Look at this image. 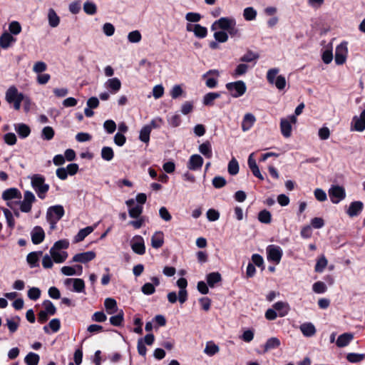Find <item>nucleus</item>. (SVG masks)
Here are the masks:
<instances>
[{
  "label": "nucleus",
  "mask_w": 365,
  "mask_h": 365,
  "mask_svg": "<svg viewBox=\"0 0 365 365\" xmlns=\"http://www.w3.org/2000/svg\"><path fill=\"white\" fill-rule=\"evenodd\" d=\"M280 129L282 134L285 138H289L292 134V125L287 119H282L280 122Z\"/></svg>",
  "instance_id": "473e14b6"
},
{
  "label": "nucleus",
  "mask_w": 365,
  "mask_h": 365,
  "mask_svg": "<svg viewBox=\"0 0 365 365\" xmlns=\"http://www.w3.org/2000/svg\"><path fill=\"white\" fill-rule=\"evenodd\" d=\"M225 88L230 92L231 96L235 98L242 96L247 91L246 84L242 81L227 83Z\"/></svg>",
  "instance_id": "7ed1b4c3"
},
{
  "label": "nucleus",
  "mask_w": 365,
  "mask_h": 365,
  "mask_svg": "<svg viewBox=\"0 0 365 365\" xmlns=\"http://www.w3.org/2000/svg\"><path fill=\"white\" fill-rule=\"evenodd\" d=\"M235 19L231 17H221L218 20L215 21L211 26V29L215 31L217 29H222V31H227L232 25L235 24Z\"/></svg>",
  "instance_id": "6e6552de"
},
{
  "label": "nucleus",
  "mask_w": 365,
  "mask_h": 365,
  "mask_svg": "<svg viewBox=\"0 0 365 365\" xmlns=\"http://www.w3.org/2000/svg\"><path fill=\"white\" fill-rule=\"evenodd\" d=\"M164 244V235L161 231L155 232L151 237V245L155 249L160 248Z\"/></svg>",
  "instance_id": "4be33fe9"
},
{
  "label": "nucleus",
  "mask_w": 365,
  "mask_h": 365,
  "mask_svg": "<svg viewBox=\"0 0 365 365\" xmlns=\"http://www.w3.org/2000/svg\"><path fill=\"white\" fill-rule=\"evenodd\" d=\"M327 264H328V261H327V258L325 257L324 255H322L317 259V263L314 267V271L316 272H319V273L322 272L324 271V269L326 268V267L327 266Z\"/></svg>",
  "instance_id": "c03bdc74"
},
{
  "label": "nucleus",
  "mask_w": 365,
  "mask_h": 365,
  "mask_svg": "<svg viewBox=\"0 0 365 365\" xmlns=\"http://www.w3.org/2000/svg\"><path fill=\"white\" fill-rule=\"evenodd\" d=\"M31 186L39 198L43 200L49 190V185L45 183L44 176L40 174L34 175L31 178Z\"/></svg>",
  "instance_id": "f03ea898"
},
{
  "label": "nucleus",
  "mask_w": 365,
  "mask_h": 365,
  "mask_svg": "<svg viewBox=\"0 0 365 365\" xmlns=\"http://www.w3.org/2000/svg\"><path fill=\"white\" fill-rule=\"evenodd\" d=\"M43 306L45 308V312L49 316H53L56 313V308L54 304L48 299L43 302Z\"/></svg>",
  "instance_id": "8fccbe9b"
},
{
  "label": "nucleus",
  "mask_w": 365,
  "mask_h": 365,
  "mask_svg": "<svg viewBox=\"0 0 365 365\" xmlns=\"http://www.w3.org/2000/svg\"><path fill=\"white\" fill-rule=\"evenodd\" d=\"M15 130L21 138H26L31 133V129L29 126L25 123L16 124Z\"/></svg>",
  "instance_id": "a878e982"
},
{
  "label": "nucleus",
  "mask_w": 365,
  "mask_h": 365,
  "mask_svg": "<svg viewBox=\"0 0 365 365\" xmlns=\"http://www.w3.org/2000/svg\"><path fill=\"white\" fill-rule=\"evenodd\" d=\"M364 209V203L361 201H354L351 202L346 212L351 217H356L360 215Z\"/></svg>",
  "instance_id": "f3484780"
},
{
  "label": "nucleus",
  "mask_w": 365,
  "mask_h": 365,
  "mask_svg": "<svg viewBox=\"0 0 365 365\" xmlns=\"http://www.w3.org/2000/svg\"><path fill=\"white\" fill-rule=\"evenodd\" d=\"M347 48L342 44L337 46L335 51L334 61L336 65H342L346 61Z\"/></svg>",
  "instance_id": "4468645a"
},
{
  "label": "nucleus",
  "mask_w": 365,
  "mask_h": 365,
  "mask_svg": "<svg viewBox=\"0 0 365 365\" xmlns=\"http://www.w3.org/2000/svg\"><path fill=\"white\" fill-rule=\"evenodd\" d=\"M54 130L50 126H46L43 128L41 136L43 139L46 140H51L54 136Z\"/></svg>",
  "instance_id": "052dcab7"
},
{
  "label": "nucleus",
  "mask_w": 365,
  "mask_h": 365,
  "mask_svg": "<svg viewBox=\"0 0 365 365\" xmlns=\"http://www.w3.org/2000/svg\"><path fill=\"white\" fill-rule=\"evenodd\" d=\"M43 255L42 251L31 252L26 257V261L31 268L39 267V257Z\"/></svg>",
  "instance_id": "a211bd4d"
},
{
  "label": "nucleus",
  "mask_w": 365,
  "mask_h": 365,
  "mask_svg": "<svg viewBox=\"0 0 365 365\" xmlns=\"http://www.w3.org/2000/svg\"><path fill=\"white\" fill-rule=\"evenodd\" d=\"M31 241L34 245L41 243L45 238V232L40 226H36L31 232Z\"/></svg>",
  "instance_id": "2eb2a0df"
},
{
  "label": "nucleus",
  "mask_w": 365,
  "mask_h": 365,
  "mask_svg": "<svg viewBox=\"0 0 365 365\" xmlns=\"http://www.w3.org/2000/svg\"><path fill=\"white\" fill-rule=\"evenodd\" d=\"M212 182L214 187L220 189L226 185L227 181L225 178L222 176H216L212 179Z\"/></svg>",
  "instance_id": "680f3d73"
},
{
  "label": "nucleus",
  "mask_w": 365,
  "mask_h": 365,
  "mask_svg": "<svg viewBox=\"0 0 365 365\" xmlns=\"http://www.w3.org/2000/svg\"><path fill=\"white\" fill-rule=\"evenodd\" d=\"M312 289L317 294H323L327 292V287L324 282L318 281L314 283Z\"/></svg>",
  "instance_id": "5fc2aeb1"
},
{
  "label": "nucleus",
  "mask_w": 365,
  "mask_h": 365,
  "mask_svg": "<svg viewBox=\"0 0 365 365\" xmlns=\"http://www.w3.org/2000/svg\"><path fill=\"white\" fill-rule=\"evenodd\" d=\"M280 346V341L277 337H272L267 339L264 346V351H267L270 349H277Z\"/></svg>",
  "instance_id": "e433bc0d"
},
{
  "label": "nucleus",
  "mask_w": 365,
  "mask_h": 365,
  "mask_svg": "<svg viewBox=\"0 0 365 365\" xmlns=\"http://www.w3.org/2000/svg\"><path fill=\"white\" fill-rule=\"evenodd\" d=\"M150 133H151V126H150V125L143 126L140 131L139 139L145 143H148V142L150 141Z\"/></svg>",
  "instance_id": "c9c22d12"
},
{
  "label": "nucleus",
  "mask_w": 365,
  "mask_h": 365,
  "mask_svg": "<svg viewBox=\"0 0 365 365\" xmlns=\"http://www.w3.org/2000/svg\"><path fill=\"white\" fill-rule=\"evenodd\" d=\"M3 212L6 220L7 225L10 230L12 231L15 227V220L14 216L11 212L7 208H3Z\"/></svg>",
  "instance_id": "37998d69"
},
{
  "label": "nucleus",
  "mask_w": 365,
  "mask_h": 365,
  "mask_svg": "<svg viewBox=\"0 0 365 365\" xmlns=\"http://www.w3.org/2000/svg\"><path fill=\"white\" fill-rule=\"evenodd\" d=\"M48 19L50 26L53 28L58 26L60 23V18L53 9H49L48 13Z\"/></svg>",
  "instance_id": "f704fd0d"
},
{
  "label": "nucleus",
  "mask_w": 365,
  "mask_h": 365,
  "mask_svg": "<svg viewBox=\"0 0 365 365\" xmlns=\"http://www.w3.org/2000/svg\"><path fill=\"white\" fill-rule=\"evenodd\" d=\"M133 251L140 255L145 253V246L143 237L136 235L134 237V241L131 244Z\"/></svg>",
  "instance_id": "ddd939ff"
},
{
  "label": "nucleus",
  "mask_w": 365,
  "mask_h": 365,
  "mask_svg": "<svg viewBox=\"0 0 365 365\" xmlns=\"http://www.w3.org/2000/svg\"><path fill=\"white\" fill-rule=\"evenodd\" d=\"M219 347L217 345L212 342H208L205 349V353L209 356H213L219 351Z\"/></svg>",
  "instance_id": "4d7b16f0"
},
{
  "label": "nucleus",
  "mask_w": 365,
  "mask_h": 365,
  "mask_svg": "<svg viewBox=\"0 0 365 365\" xmlns=\"http://www.w3.org/2000/svg\"><path fill=\"white\" fill-rule=\"evenodd\" d=\"M41 297V290L38 287L30 288L28 291V297L33 300L36 301Z\"/></svg>",
  "instance_id": "e2e57ef3"
},
{
  "label": "nucleus",
  "mask_w": 365,
  "mask_h": 365,
  "mask_svg": "<svg viewBox=\"0 0 365 365\" xmlns=\"http://www.w3.org/2000/svg\"><path fill=\"white\" fill-rule=\"evenodd\" d=\"M247 70L248 66L247 64L240 63L236 67L234 73L232 75L233 77L237 78L238 76L245 75L247 73Z\"/></svg>",
  "instance_id": "6e6d98bb"
},
{
  "label": "nucleus",
  "mask_w": 365,
  "mask_h": 365,
  "mask_svg": "<svg viewBox=\"0 0 365 365\" xmlns=\"http://www.w3.org/2000/svg\"><path fill=\"white\" fill-rule=\"evenodd\" d=\"M243 16L246 21L255 20L257 16V11L253 7H247L244 9Z\"/></svg>",
  "instance_id": "09e8293b"
},
{
  "label": "nucleus",
  "mask_w": 365,
  "mask_h": 365,
  "mask_svg": "<svg viewBox=\"0 0 365 365\" xmlns=\"http://www.w3.org/2000/svg\"><path fill=\"white\" fill-rule=\"evenodd\" d=\"M351 130L362 132L365 130V109L360 113V116L354 115L351 124Z\"/></svg>",
  "instance_id": "1a4fd4ad"
},
{
  "label": "nucleus",
  "mask_w": 365,
  "mask_h": 365,
  "mask_svg": "<svg viewBox=\"0 0 365 365\" xmlns=\"http://www.w3.org/2000/svg\"><path fill=\"white\" fill-rule=\"evenodd\" d=\"M206 280L208 286L214 288L217 283L222 280V275L218 272H212L206 275Z\"/></svg>",
  "instance_id": "aec40b11"
},
{
  "label": "nucleus",
  "mask_w": 365,
  "mask_h": 365,
  "mask_svg": "<svg viewBox=\"0 0 365 365\" xmlns=\"http://www.w3.org/2000/svg\"><path fill=\"white\" fill-rule=\"evenodd\" d=\"M193 33L196 37L203 38L207 35V29L200 24H194Z\"/></svg>",
  "instance_id": "79ce46f5"
},
{
  "label": "nucleus",
  "mask_w": 365,
  "mask_h": 365,
  "mask_svg": "<svg viewBox=\"0 0 365 365\" xmlns=\"http://www.w3.org/2000/svg\"><path fill=\"white\" fill-rule=\"evenodd\" d=\"M353 339L354 334L352 333H344L339 336L336 344L338 347H344L349 345Z\"/></svg>",
  "instance_id": "5701e85b"
},
{
  "label": "nucleus",
  "mask_w": 365,
  "mask_h": 365,
  "mask_svg": "<svg viewBox=\"0 0 365 365\" xmlns=\"http://www.w3.org/2000/svg\"><path fill=\"white\" fill-rule=\"evenodd\" d=\"M177 286L180 288L178 292V300L180 304H184L187 300V292L186 287L187 281L185 278L181 277L177 281Z\"/></svg>",
  "instance_id": "9b49d317"
},
{
  "label": "nucleus",
  "mask_w": 365,
  "mask_h": 365,
  "mask_svg": "<svg viewBox=\"0 0 365 365\" xmlns=\"http://www.w3.org/2000/svg\"><path fill=\"white\" fill-rule=\"evenodd\" d=\"M279 71V68H277L269 69L267 73V79L269 83H271V84L274 83L275 86L279 90H283L286 86V79L282 75L278 76L276 78Z\"/></svg>",
  "instance_id": "20e7f679"
},
{
  "label": "nucleus",
  "mask_w": 365,
  "mask_h": 365,
  "mask_svg": "<svg viewBox=\"0 0 365 365\" xmlns=\"http://www.w3.org/2000/svg\"><path fill=\"white\" fill-rule=\"evenodd\" d=\"M15 41L16 38L7 32L3 33L0 36V46L2 48H8L11 43Z\"/></svg>",
  "instance_id": "bb28decb"
},
{
  "label": "nucleus",
  "mask_w": 365,
  "mask_h": 365,
  "mask_svg": "<svg viewBox=\"0 0 365 365\" xmlns=\"http://www.w3.org/2000/svg\"><path fill=\"white\" fill-rule=\"evenodd\" d=\"M64 214L65 210L62 205H53L48 207L46 212V218L51 225H55L63 217Z\"/></svg>",
  "instance_id": "39448f33"
},
{
  "label": "nucleus",
  "mask_w": 365,
  "mask_h": 365,
  "mask_svg": "<svg viewBox=\"0 0 365 365\" xmlns=\"http://www.w3.org/2000/svg\"><path fill=\"white\" fill-rule=\"evenodd\" d=\"M104 306L108 314H113L117 310V302L113 298H106L104 301Z\"/></svg>",
  "instance_id": "58836bf2"
},
{
  "label": "nucleus",
  "mask_w": 365,
  "mask_h": 365,
  "mask_svg": "<svg viewBox=\"0 0 365 365\" xmlns=\"http://www.w3.org/2000/svg\"><path fill=\"white\" fill-rule=\"evenodd\" d=\"M300 330L307 337L312 336L316 333V328L311 322H306L300 326Z\"/></svg>",
  "instance_id": "393cba45"
},
{
  "label": "nucleus",
  "mask_w": 365,
  "mask_h": 365,
  "mask_svg": "<svg viewBox=\"0 0 365 365\" xmlns=\"http://www.w3.org/2000/svg\"><path fill=\"white\" fill-rule=\"evenodd\" d=\"M199 150L206 158L210 159L212 157L211 143L207 140L199 146Z\"/></svg>",
  "instance_id": "2f4dec72"
},
{
  "label": "nucleus",
  "mask_w": 365,
  "mask_h": 365,
  "mask_svg": "<svg viewBox=\"0 0 365 365\" xmlns=\"http://www.w3.org/2000/svg\"><path fill=\"white\" fill-rule=\"evenodd\" d=\"M110 324L115 327H121L124 322V313L120 310L116 315L112 316L109 319Z\"/></svg>",
  "instance_id": "72a5a7b5"
},
{
  "label": "nucleus",
  "mask_w": 365,
  "mask_h": 365,
  "mask_svg": "<svg viewBox=\"0 0 365 365\" xmlns=\"http://www.w3.org/2000/svg\"><path fill=\"white\" fill-rule=\"evenodd\" d=\"M94 228L91 226H88L85 228L80 230L78 234L74 237V242H80L83 241L88 235H90Z\"/></svg>",
  "instance_id": "cd10ccee"
},
{
  "label": "nucleus",
  "mask_w": 365,
  "mask_h": 365,
  "mask_svg": "<svg viewBox=\"0 0 365 365\" xmlns=\"http://www.w3.org/2000/svg\"><path fill=\"white\" fill-rule=\"evenodd\" d=\"M247 163H248L249 168L251 170L254 176H255L256 178H259L261 180H263L264 177L261 174L259 167L257 165L255 160L252 158V154H251L249 156Z\"/></svg>",
  "instance_id": "412c9836"
},
{
  "label": "nucleus",
  "mask_w": 365,
  "mask_h": 365,
  "mask_svg": "<svg viewBox=\"0 0 365 365\" xmlns=\"http://www.w3.org/2000/svg\"><path fill=\"white\" fill-rule=\"evenodd\" d=\"M203 158L198 154L192 155L187 163V167L190 170H200L203 165Z\"/></svg>",
  "instance_id": "f8f14e48"
},
{
  "label": "nucleus",
  "mask_w": 365,
  "mask_h": 365,
  "mask_svg": "<svg viewBox=\"0 0 365 365\" xmlns=\"http://www.w3.org/2000/svg\"><path fill=\"white\" fill-rule=\"evenodd\" d=\"M20 320H21V319L18 316H16L13 319H6V325L8 327L9 331L11 334H13L17 331L19 326Z\"/></svg>",
  "instance_id": "ea45409f"
},
{
  "label": "nucleus",
  "mask_w": 365,
  "mask_h": 365,
  "mask_svg": "<svg viewBox=\"0 0 365 365\" xmlns=\"http://www.w3.org/2000/svg\"><path fill=\"white\" fill-rule=\"evenodd\" d=\"M267 254L269 261L279 264L281 261L283 252L279 246L270 245L267 247Z\"/></svg>",
  "instance_id": "0eeeda50"
},
{
  "label": "nucleus",
  "mask_w": 365,
  "mask_h": 365,
  "mask_svg": "<svg viewBox=\"0 0 365 365\" xmlns=\"http://www.w3.org/2000/svg\"><path fill=\"white\" fill-rule=\"evenodd\" d=\"M21 26L19 22L14 21L9 24V30L13 35H18L21 32Z\"/></svg>",
  "instance_id": "bf43d9fd"
},
{
  "label": "nucleus",
  "mask_w": 365,
  "mask_h": 365,
  "mask_svg": "<svg viewBox=\"0 0 365 365\" xmlns=\"http://www.w3.org/2000/svg\"><path fill=\"white\" fill-rule=\"evenodd\" d=\"M103 128L108 133L111 134L115 132L116 124L113 120H107L103 123Z\"/></svg>",
  "instance_id": "774afa93"
},
{
  "label": "nucleus",
  "mask_w": 365,
  "mask_h": 365,
  "mask_svg": "<svg viewBox=\"0 0 365 365\" xmlns=\"http://www.w3.org/2000/svg\"><path fill=\"white\" fill-rule=\"evenodd\" d=\"M142 38L141 34L139 31L135 30L130 32L128 35V39L131 43H138Z\"/></svg>",
  "instance_id": "0e129e2a"
},
{
  "label": "nucleus",
  "mask_w": 365,
  "mask_h": 365,
  "mask_svg": "<svg viewBox=\"0 0 365 365\" xmlns=\"http://www.w3.org/2000/svg\"><path fill=\"white\" fill-rule=\"evenodd\" d=\"M2 198L4 200H10L13 199H21V193L16 187H11L5 190L2 193Z\"/></svg>",
  "instance_id": "6ab92c4d"
},
{
  "label": "nucleus",
  "mask_w": 365,
  "mask_h": 365,
  "mask_svg": "<svg viewBox=\"0 0 365 365\" xmlns=\"http://www.w3.org/2000/svg\"><path fill=\"white\" fill-rule=\"evenodd\" d=\"M169 125L173 128H177L182 123L180 114L175 113L168 118Z\"/></svg>",
  "instance_id": "603ef678"
},
{
  "label": "nucleus",
  "mask_w": 365,
  "mask_h": 365,
  "mask_svg": "<svg viewBox=\"0 0 365 365\" xmlns=\"http://www.w3.org/2000/svg\"><path fill=\"white\" fill-rule=\"evenodd\" d=\"M365 357L364 354L356 353H349L346 355V359L351 363H358L362 361Z\"/></svg>",
  "instance_id": "13d9d810"
},
{
  "label": "nucleus",
  "mask_w": 365,
  "mask_h": 365,
  "mask_svg": "<svg viewBox=\"0 0 365 365\" xmlns=\"http://www.w3.org/2000/svg\"><path fill=\"white\" fill-rule=\"evenodd\" d=\"M73 291L76 292H83L85 291V282L80 278H74L73 282Z\"/></svg>",
  "instance_id": "49530a36"
},
{
  "label": "nucleus",
  "mask_w": 365,
  "mask_h": 365,
  "mask_svg": "<svg viewBox=\"0 0 365 365\" xmlns=\"http://www.w3.org/2000/svg\"><path fill=\"white\" fill-rule=\"evenodd\" d=\"M272 307L277 312V315L279 317H284L287 316L290 310L289 304L286 302L279 301L274 303Z\"/></svg>",
  "instance_id": "dca6fc26"
},
{
  "label": "nucleus",
  "mask_w": 365,
  "mask_h": 365,
  "mask_svg": "<svg viewBox=\"0 0 365 365\" xmlns=\"http://www.w3.org/2000/svg\"><path fill=\"white\" fill-rule=\"evenodd\" d=\"M50 255L56 263H62L65 262L68 257V253L66 252H58L54 250V249L50 250Z\"/></svg>",
  "instance_id": "b1692460"
},
{
  "label": "nucleus",
  "mask_w": 365,
  "mask_h": 365,
  "mask_svg": "<svg viewBox=\"0 0 365 365\" xmlns=\"http://www.w3.org/2000/svg\"><path fill=\"white\" fill-rule=\"evenodd\" d=\"M114 157V152L112 148L108 146L103 147L101 150V158L106 161H110Z\"/></svg>",
  "instance_id": "a18cd8bd"
},
{
  "label": "nucleus",
  "mask_w": 365,
  "mask_h": 365,
  "mask_svg": "<svg viewBox=\"0 0 365 365\" xmlns=\"http://www.w3.org/2000/svg\"><path fill=\"white\" fill-rule=\"evenodd\" d=\"M228 173L235 175H237L239 172V164L235 158H232L228 163Z\"/></svg>",
  "instance_id": "864d4df0"
},
{
  "label": "nucleus",
  "mask_w": 365,
  "mask_h": 365,
  "mask_svg": "<svg viewBox=\"0 0 365 365\" xmlns=\"http://www.w3.org/2000/svg\"><path fill=\"white\" fill-rule=\"evenodd\" d=\"M259 58V54L252 52V51H248L245 55H243L240 61L242 62L250 63L253 61L257 60Z\"/></svg>",
  "instance_id": "3c124183"
},
{
  "label": "nucleus",
  "mask_w": 365,
  "mask_h": 365,
  "mask_svg": "<svg viewBox=\"0 0 365 365\" xmlns=\"http://www.w3.org/2000/svg\"><path fill=\"white\" fill-rule=\"evenodd\" d=\"M106 319L107 316L103 311L96 312L91 317V320L96 322H104Z\"/></svg>",
  "instance_id": "69168bd1"
},
{
  "label": "nucleus",
  "mask_w": 365,
  "mask_h": 365,
  "mask_svg": "<svg viewBox=\"0 0 365 365\" xmlns=\"http://www.w3.org/2000/svg\"><path fill=\"white\" fill-rule=\"evenodd\" d=\"M329 195L331 201L337 204L346 197L345 190L339 185H332L329 190Z\"/></svg>",
  "instance_id": "423d86ee"
},
{
  "label": "nucleus",
  "mask_w": 365,
  "mask_h": 365,
  "mask_svg": "<svg viewBox=\"0 0 365 365\" xmlns=\"http://www.w3.org/2000/svg\"><path fill=\"white\" fill-rule=\"evenodd\" d=\"M220 97L219 92H210L203 97V104L206 106H212L214 101Z\"/></svg>",
  "instance_id": "7c9ffc66"
},
{
  "label": "nucleus",
  "mask_w": 365,
  "mask_h": 365,
  "mask_svg": "<svg viewBox=\"0 0 365 365\" xmlns=\"http://www.w3.org/2000/svg\"><path fill=\"white\" fill-rule=\"evenodd\" d=\"M83 11L88 15H94L97 13V6L93 1H86L83 4Z\"/></svg>",
  "instance_id": "a19ab883"
},
{
  "label": "nucleus",
  "mask_w": 365,
  "mask_h": 365,
  "mask_svg": "<svg viewBox=\"0 0 365 365\" xmlns=\"http://www.w3.org/2000/svg\"><path fill=\"white\" fill-rule=\"evenodd\" d=\"M258 220L264 224H269L272 222L271 212L267 210H262L258 213Z\"/></svg>",
  "instance_id": "4c0bfd02"
},
{
  "label": "nucleus",
  "mask_w": 365,
  "mask_h": 365,
  "mask_svg": "<svg viewBox=\"0 0 365 365\" xmlns=\"http://www.w3.org/2000/svg\"><path fill=\"white\" fill-rule=\"evenodd\" d=\"M96 257V254L93 251L78 253L73 257L71 262H81L86 264L94 259Z\"/></svg>",
  "instance_id": "9d476101"
},
{
  "label": "nucleus",
  "mask_w": 365,
  "mask_h": 365,
  "mask_svg": "<svg viewBox=\"0 0 365 365\" xmlns=\"http://www.w3.org/2000/svg\"><path fill=\"white\" fill-rule=\"evenodd\" d=\"M255 122V117L252 113H246L243 118L242 128L244 131L248 130Z\"/></svg>",
  "instance_id": "c756f323"
},
{
  "label": "nucleus",
  "mask_w": 365,
  "mask_h": 365,
  "mask_svg": "<svg viewBox=\"0 0 365 365\" xmlns=\"http://www.w3.org/2000/svg\"><path fill=\"white\" fill-rule=\"evenodd\" d=\"M143 212L142 205H136L128 210L129 216L132 218H138Z\"/></svg>",
  "instance_id": "338daca9"
},
{
  "label": "nucleus",
  "mask_w": 365,
  "mask_h": 365,
  "mask_svg": "<svg viewBox=\"0 0 365 365\" xmlns=\"http://www.w3.org/2000/svg\"><path fill=\"white\" fill-rule=\"evenodd\" d=\"M5 98L9 104L14 105V108L16 110L20 109L21 104L24 100L29 103V98L19 92L15 86H11L7 89Z\"/></svg>",
  "instance_id": "f257e3e1"
},
{
  "label": "nucleus",
  "mask_w": 365,
  "mask_h": 365,
  "mask_svg": "<svg viewBox=\"0 0 365 365\" xmlns=\"http://www.w3.org/2000/svg\"><path fill=\"white\" fill-rule=\"evenodd\" d=\"M107 88L111 93H117L121 88V82L118 78H110L106 82Z\"/></svg>",
  "instance_id": "c85d7f7f"
},
{
  "label": "nucleus",
  "mask_w": 365,
  "mask_h": 365,
  "mask_svg": "<svg viewBox=\"0 0 365 365\" xmlns=\"http://www.w3.org/2000/svg\"><path fill=\"white\" fill-rule=\"evenodd\" d=\"M40 357L34 352L29 353L25 357V363L27 365H38Z\"/></svg>",
  "instance_id": "de8ad7c7"
}]
</instances>
